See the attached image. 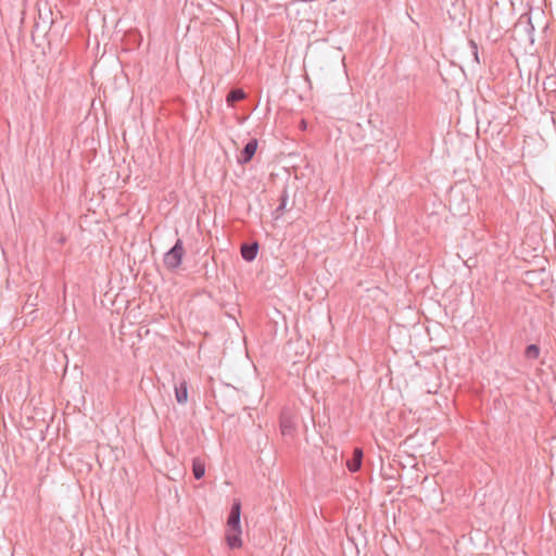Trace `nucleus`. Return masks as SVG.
I'll return each mask as SVG.
<instances>
[{
  "mask_svg": "<svg viewBox=\"0 0 556 556\" xmlns=\"http://www.w3.org/2000/svg\"><path fill=\"white\" fill-rule=\"evenodd\" d=\"M185 255L184 242L177 239L175 244L164 254L163 263L169 271H176L181 265Z\"/></svg>",
  "mask_w": 556,
  "mask_h": 556,
  "instance_id": "nucleus-1",
  "label": "nucleus"
},
{
  "mask_svg": "<svg viewBox=\"0 0 556 556\" xmlns=\"http://www.w3.org/2000/svg\"><path fill=\"white\" fill-rule=\"evenodd\" d=\"M240 515H241V503L239 500H235L230 513L227 518L228 531L230 532H242L240 525Z\"/></svg>",
  "mask_w": 556,
  "mask_h": 556,
  "instance_id": "nucleus-2",
  "label": "nucleus"
},
{
  "mask_svg": "<svg viewBox=\"0 0 556 556\" xmlns=\"http://www.w3.org/2000/svg\"><path fill=\"white\" fill-rule=\"evenodd\" d=\"M257 147V140L254 138L250 139L240 151V154L238 155V162L240 164L249 163L255 155Z\"/></svg>",
  "mask_w": 556,
  "mask_h": 556,
  "instance_id": "nucleus-3",
  "label": "nucleus"
},
{
  "mask_svg": "<svg viewBox=\"0 0 556 556\" xmlns=\"http://www.w3.org/2000/svg\"><path fill=\"white\" fill-rule=\"evenodd\" d=\"M241 256L247 262H252L256 258L258 252V243L256 241L248 243L244 242L241 244Z\"/></svg>",
  "mask_w": 556,
  "mask_h": 556,
  "instance_id": "nucleus-4",
  "label": "nucleus"
},
{
  "mask_svg": "<svg viewBox=\"0 0 556 556\" xmlns=\"http://www.w3.org/2000/svg\"><path fill=\"white\" fill-rule=\"evenodd\" d=\"M363 456L364 454L361 447L353 450L352 458L346 462V467L351 472H356L361 469Z\"/></svg>",
  "mask_w": 556,
  "mask_h": 556,
  "instance_id": "nucleus-5",
  "label": "nucleus"
},
{
  "mask_svg": "<svg viewBox=\"0 0 556 556\" xmlns=\"http://www.w3.org/2000/svg\"><path fill=\"white\" fill-rule=\"evenodd\" d=\"M247 97V93L241 88H232L229 90L226 97V102L229 106H235L238 102L242 101Z\"/></svg>",
  "mask_w": 556,
  "mask_h": 556,
  "instance_id": "nucleus-6",
  "label": "nucleus"
},
{
  "mask_svg": "<svg viewBox=\"0 0 556 556\" xmlns=\"http://www.w3.org/2000/svg\"><path fill=\"white\" fill-rule=\"evenodd\" d=\"M175 397L177 403L186 404L188 401V384L186 380L179 382V384L175 386Z\"/></svg>",
  "mask_w": 556,
  "mask_h": 556,
  "instance_id": "nucleus-7",
  "label": "nucleus"
},
{
  "mask_svg": "<svg viewBox=\"0 0 556 556\" xmlns=\"http://www.w3.org/2000/svg\"><path fill=\"white\" fill-rule=\"evenodd\" d=\"M192 473L197 480L202 479L205 475V464L199 457L193 458L192 460Z\"/></svg>",
  "mask_w": 556,
  "mask_h": 556,
  "instance_id": "nucleus-8",
  "label": "nucleus"
},
{
  "mask_svg": "<svg viewBox=\"0 0 556 556\" xmlns=\"http://www.w3.org/2000/svg\"><path fill=\"white\" fill-rule=\"evenodd\" d=\"M295 426L290 417L285 415L280 418V430L283 435H292L294 432Z\"/></svg>",
  "mask_w": 556,
  "mask_h": 556,
  "instance_id": "nucleus-9",
  "label": "nucleus"
},
{
  "mask_svg": "<svg viewBox=\"0 0 556 556\" xmlns=\"http://www.w3.org/2000/svg\"><path fill=\"white\" fill-rule=\"evenodd\" d=\"M541 349L536 343H532L526 346L523 356L527 361H535L540 357Z\"/></svg>",
  "mask_w": 556,
  "mask_h": 556,
  "instance_id": "nucleus-10",
  "label": "nucleus"
},
{
  "mask_svg": "<svg viewBox=\"0 0 556 556\" xmlns=\"http://www.w3.org/2000/svg\"><path fill=\"white\" fill-rule=\"evenodd\" d=\"M226 541L230 548H239L242 545L241 532H228L226 534Z\"/></svg>",
  "mask_w": 556,
  "mask_h": 556,
  "instance_id": "nucleus-11",
  "label": "nucleus"
},
{
  "mask_svg": "<svg viewBox=\"0 0 556 556\" xmlns=\"http://www.w3.org/2000/svg\"><path fill=\"white\" fill-rule=\"evenodd\" d=\"M42 24H43V25H41V23H40V22H36V23H35V25H34V29H35L36 31H39V30H46V28H47L46 26H48V29H50L51 25L53 24V21H52V20H51V21H46V20H43V21H42Z\"/></svg>",
  "mask_w": 556,
  "mask_h": 556,
  "instance_id": "nucleus-12",
  "label": "nucleus"
},
{
  "mask_svg": "<svg viewBox=\"0 0 556 556\" xmlns=\"http://www.w3.org/2000/svg\"><path fill=\"white\" fill-rule=\"evenodd\" d=\"M469 45H470V47L472 49V54L475 56V60L477 62H479V59H478V46H477V43L473 40H469Z\"/></svg>",
  "mask_w": 556,
  "mask_h": 556,
  "instance_id": "nucleus-13",
  "label": "nucleus"
},
{
  "mask_svg": "<svg viewBox=\"0 0 556 556\" xmlns=\"http://www.w3.org/2000/svg\"><path fill=\"white\" fill-rule=\"evenodd\" d=\"M286 200H287V198L285 195L280 197V204L276 210L277 212H281L285 208Z\"/></svg>",
  "mask_w": 556,
  "mask_h": 556,
  "instance_id": "nucleus-14",
  "label": "nucleus"
},
{
  "mask_svg": "<svg viewBox=\"0 0 556 556\" xmlns=\"http://www.w3.org/2000/svg\"><path fill=\"white\" fill-rule=\"evenodd\" d=\"M301 127H302L303 129H305V127H306V123H305V121H301Z\"/></svg>",
  "mask_w": 556,
  "mask_h": 556,
  "instance_id": "nucleus-15",
  "label": "nucleus"
},
{
  "mask_svg": "<svg viewBox=\"0 0 556 556\" xmlns=\"http://www.w3.org/2000/svg\"><path fill=\"white\" fill-rule=\"evenodd\" d=\"M283 169L289 173L290 166L289 165H285Z\"/></svg>",
  "mask_w": 556,
  "mask_h": 556,
  "instance_id": "nucleus-16",
  "label": "nucleus"
},
{
  "mask_svg": "<svg viewBox=\"0 0 556 556\" xmlns=\"http://www.w3.org/2000/svg\"><path fill=\"white\" fill-rule=\"evenodd\" d=\"M129 176H125V178L123 179V184L125 185L128 180Z\"/></svg>",
  "mask_w": 556,
  "mask_h": 556,
  "instance_id": "nucleus-17",
  "label": "nucleus"
},
{
  "mask_svg": "<svg viewBox=\"0 0 556 556\" xmlns=\"http://www.w3.org/2000/svg\"><path fill=\"white\" fill-rule=\"evenodd\" d=\"M288 165H289L290 167H295L294 165H292V164H291V162H288Z\"/></svg>",
  "mask_w": 556,
  "mask_h": 556,
  "instance_id": "nucleus-18",
  "label": "nucleus"
}]
</instances>
